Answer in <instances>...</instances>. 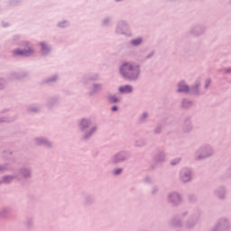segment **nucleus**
<instances>
[{"label":"nucleus","instance_id":"39448f33","mask_svg":"<svg viewBox=\"0 0 231 231\" xmlns=\"http://www.w3.org/2000/svg\"><path fill=\"white\" fill-rule=\"evenodd\" d=\"M132 44H134V46H138V44H142V39L138 38L136 40L132 41Z\"/></svg>","mask_w":231,"mask_h":231},{"label":"nucleus","instance_id":"423d86ee","mask_svg":"<svg viewBox=\"0 0 231 231\" xmlns=\"http://www.w3.org/2000/svg\"><path fill=\"white\" fill-rule=\"evenodd\" d=\"M189 180H190V176L187 175L186 178L182 177V181H189Z\"/></svg>","mask_w":231,"mask_h":231},{"label":"nucleus","instance_id":"0eeeda50","mask_svg":"<svg viewBox=\"0 0 231 231\" xmlns=\"http://www.w3.org/2000/svg\"><path fill=\"white\" fill-rule=\"evenodd\" d=\"M110 102H118V99L115 97H110Z\"/></svg>","mask_w":231,"mask_h":231},{"label":"nucleus","instance_id":"1a4fd4ad","mask_svg":"<svg viewBox=\"0 0 231 231\" xmlns=\"http://www.w3.org/2000/svg\"><path fill=\"white\" fill-rule=\"evenodd\" d=\"M112 111H118V107L113 106V107H112Z\"/></svg>","mask_w":231,"mask_h":231},{"label":"nucleus","instance_id":"20e7f679","mask_svg":"<svg viewBox=\"0 0 231 231\" xmlns=\"http://www.w3.org/2000/svg\"><path fill=\"white\" fill-rule=\"evenodd\" d=\"M178 91H179V93L187 92V91H189V87L188 86L182 87L181 84H180Z\"/></svg>","mask_w":231,"mask_h":231},{"label":"nucleus","instance_id":"9d476101","mask_svg":"<svg viewBox=\"0 0 231 231\" xmlns=\"http://www.w3.org/2000/svg\"><path fill=\"white\" fill-rule=\"evenodd\" d=\"M42 47L44 49L46 48V45L44 43H42Z\"/></svg>","mask_w":231,"mask_h":231},{"label":"nucleus","instance_id":"9b49d317","mask_svg":"<svg viewBox=\"0 0 231 231\" xmlns=\"http://www.w3.org/2000/svg\"><path fill=\"white\" fill-rule=\"evenodd\" d=\"M87 122H88V121H86V120H83V121H82V124H86Z\"/></svg>","mask_w":231,"mask_h":231},{"label":"nucleus","instance_id":"f03ea898","mask_svg":"<svg viewBox=\"0 0 231 231\" xmlns=\"http://www.w3.org/2000/svg\"><path fill=\"white\" fill-rule=\"evenodd\" d=\"M30 53H32V49H29L28 51H14L15 55H30Z\"/></svg>","mask_w":231,"mask_h":231},{"label":"nucleus","instance_id":"7ed1b4c3","mask_svg":"<svg viewBox=\"0 0 231 231\" xmlns=\"http://www.w3.org/2000/svg\"><path fill=\"white\" fill-rule=\"evenodd\" d=\"M120 93H131L133 91V88H131V86H125V87H121L119 88Z\"/></svg>","mask_w":231,"mask_h":231},{"label":"nucleus","instance_id":"f257e3e1","mask_svg":"<svg viewBox=\"0 0 231 231\" xmlns=\"http://www.w3.org/2000/svg\"><path fill=\"white\" fill-rule=\"evenodd\" d=\"M121 74L124 77H129L130 79H133V75H134V69H133V66L129 64H124L121 68Z\"/></svg>","mask_w":231,"mask_h":231},{"label":"nucleus","instance_id":"6e6552de","mask_svg":"<svg viewBox=\"0 0 231 231\" xmlns=\"http://www.w3.org/2000/svg\"><path fill=\"white\" fill-rule=\"evenodd\" d=\"M120 172H122V170L119 169L115 171V174H120Z\"/></svg>","mask_w":231,"mask_h":231}]
</instances>
